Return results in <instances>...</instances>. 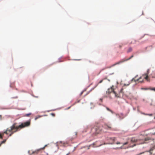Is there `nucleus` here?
Instances as JSON below:
<instances>
[{
  "label": "nucleus",
  "mask_w": 155,
  "mask_h": 155,
  "mask_svg": "<svg viewBox=\"0 0 155 155\" xmlns=\"http://www.w3.org/2000/svg\"><path fill=\"white\" fill-rule=\"evenodd\" d=\"M30 121L28 120L25 122L22 123L20 125H17V123H14L9 127L7 128L6 130L4 133L7 134H9V136H11L14 133H15L20 129L25 127H28L30 125Z\"/></svg>",
  "instance_id": "f257e3e1"
},
{
  "label": "nucleus",
  "mask_w": 155,
  "mask_h": 155,
  "mask_svg": "<svg viewBox=\"0 0 155 155\" xmlns=\"http://www.w3.org/2000/svg\"><path fill=\"white\" fill-rule=\"evenodd\" d=\"M149 72V70L148 69L146 73L143 74L141 76L137 79H136V78L138 76V75L136 76L134 78H133L132 79L131 81H134L135 82L139 81V82L142 83L143 82L144 79H145L147 81H150L148 76Z\"/></svg>",
  "instance_id": "f03ea898"
},
{
  "label": "nucleus",
  "mask_w": 155,
  "mask_h": 155,
  "mask_svg": "<svg viewBox=\"0 0 155 155\" xmlns=\"http://www.w3.org/2000/svg\"><path fill=\"white\" fill-rule=\"evenodd\" d=\"M107 93H108L109 94L112 93L114 94L116 97H119V95L117 94L114 91V89L113 88H111L108 89L107 91L106 92Z\"/></svg>",
  "instance_id": "7ed1b4c3"
},
{
  "label": "nucleus",
  "mask_w": 155,
  "mask_h": 155,
  "mask_svg": "<svg viewBox=\"0 0 155 155\" xmlns=\"http://www.w3.org/2000/svg\"><path fill=\"white\" fill-rule=\"evenodd\" d=\"M134 57V55H132L130 57V58H128V59H122L120 61H119L114 64H113L112 66H114L117 64H119L121 63H123L126 61H128L131 58H133V57Z\"/></svg>",
  "instance_id": "20e7f679"
},
{
  "label": "nucleus",
  "mask_w": 155,
  "mask_h": 155,
  "mask_svg": "<svg viewBox=\"0 0 155 155\" xmlns=\"http://www.w3.org/2000/svg\"><path fill=\"white\" fill-rule=\"evenodd\" d=\"M95 135L101 133L102 131V129L101 127H97L95 128Z\"/></svg>",
  "instance_id": "39448f33"
},
{
  "label": "nucleus",
  "mask_w": 155,
  "mask_h": 155,
  "mask_svg": "<svg viewBox=\"0 0 155 155\" xmlns=\"http://www.w3.org/2000/svg\"><path fill=\"white\" fill-rule=\"evenodd\" d=\"M104 128L107 130L111 129L112 128L111 125L105 124L104 126Z\"/></svg>",
  "instance_id": "423d86ee"
},
{
  "label": "nucleus",
  "mask_w": 155,
  "mask_h": 155,
  "mask_svg": "<svg viewBox=\"0 0 155 155\" xmlns=\"http://www.w3.org/2000/svg\"><path fill=\"white\" fill-rule=\"evenodd\" d=\"M39 151V150H36L34 151L32 153V154H37Z\"/></svg>",
  "instance_id": "0eeeda50"
},
{
  "label": "nucleus",
  "mask_w": 155,
  "mask_h": 155,
  "mask_svg": "<svg viewBox=\"0 0 155 155\" xmlns=\"http://www.w3.org/2000/svg\"><path fill=\"white\" fill-rule=\"evenodd\" d=\"M132 50V49L130 47L128 49V50L127 51V53H129Z\"/></svg>",
  "instance_id": "6e6552de"
},
{
  "label": "nucleus",
  "mask_w": 155,
  "mask_h": 155,
  "mask_svg": "<svg viewBox=\"0 0 155 155\" xmlns=\"http://www.w3.org/2000/svg\"><path fill=\"white\" fill-rule=\"evenodd\" d=\"M127 143H128V142H126L125 143H124L123 144V145L120 148H121V149H124V145L127 144Z\"/></svg>",
  "instance_id": "1a4fd4ad"
},
{
  "label": "nucleus",
  "mask_w": 155,
  "mask_h": 155,
  "mask_svg": "<svg viewBox=\"0 0 155 155\" xmlns=\"http://www.w3.org/2000/svg\"><path fill=\"white\" fill-rule=\"evenodd\" d=\"M142 114L143 115H148V116H152V115H153V114H145L144 113H142Z\"/></svg>",
  "instance_id": "9d476101"
},
{
  "label": "nucleus",
  "mask_w": 155,
  "mask_h": 155,
  "mask_svg": "<svg viewBox=\"0 0 155 155\" xmlns=\"http://www.w3.org/2000/svg\"><path fill=\"white\" fill-rule=\"evenodd\" d=\"M42 116H40V115H38L37 117H36L35 118V120H36L38 118H40Z\"/></svg>",
  "instance_id": "9b49d317"
},
{
  "label": "nucleus",
  "mask_w": 155,
  "mask_h": 155,
  "mask_svg": "<svg viewBox=\"0 0 155 155\" xmlns=\"http://www.w3.org/2000/svg\"><path fill=\"white\" fill-rule=\"evenodd\" d=\"M131 141L132 142H135L136 141V140L134 138H132L131 140Z\"/></svg>",
  "instance_id": "f8f14e48"
},
{
  "label": "nucleus",
  "mask_w": 155,
  "mask_h": 155,
  "mask_svg": "<svg viewBox=\"0 0 155 155\" xmlns=\"http://www.w3.org/2000/svg\"><path fill=\"white\" fill-rule=\"evenodd\" d=\"M103 79L101 80V81L99 82V83H98V84L96 85V86H97L98 85V84L101 83L103 82Z\"/></svg>",
  "instance_id": "ddd939ff"
},
{
  "label": "nucleus",
  "mask_w": 155,
  "mask_h": 155,
  "mask_svg": "<svg viewBox=\"0 0 155 155\" xmlns=\"http://www.w3.org/2000/svg\"><path fill=\"white\" fill-rule=\"evenodd\" d=\"M86 91V89H85V90H84V91H83L82 92H81V93H80V96H81V95L82 94H83V92H84V91Z\"/></svg>",
  "instance_id": "4468645a"
},
{
  "label": "nucleus",
  "mask_w": 155,
  "mask_h": 155,
  "mask_svg": "<svg viewBox=\"0 0 155 155\" xmlns=\"http://www.w3.org/2000/svg\"><path fill=\"white\" fill-rule=\"evenodd\" d=\"M109 139L110 140H112L113 141H114L115 140V137L113 138H110Z\"/></svg>",
  "instance_id": "2eb2a0df"
},
{
  "label": "nucleus",
  "mask_w": 155,
  "mask_h": 155,
  "mask_svg": "<svg viewBox=\"0 0 155 155\" xmlns=\"http://www.w3.org/2000/svg\"><path fill=\"white\" fill-rule=\"evenodd\" d=\"M106 109L108 110L111 112L112 113L113 112L111 110H110L108 108L106 107Z\"/></svg>",
  "instance_id": "dca6fc26"
},
{
  "label": "nucleus",
  "mask_w": 155,
  "mask_h": 155,
  "mask_svg": "<svg viewBox=\"0 0 155 155\" xmlns=\"http://www.w3.org/2000/svg\"><path fill=\"white\" fill-rule=\"evenodd\" d=\"M31 114L30 113L26 114L25 115V116H27V117H28L29 116H30V115H31Z\"/></svg>",
  "instance_id": "f3484780"
},
{
  "label": "nucleus",
  "mask_w": 155,
  "mask_h": 155,
  "mask_svg": "<svg viewBox=\"0 0 155 155\" xmlns=\"http://www.w3.org/2000/svg\"><path fill=\"white\" fill-rule=\"evenodd\" d=\"M6 140H3V141H2L1 142V144H2L3 143H5L6 142Z\"/></svg>",
  "instance_id": "a211bd4d"
},
{
  "label": "nucleus",
  "mask_w": 155,
  "mask_h": 155,
  "mask_svg": "<svg viewBox=\"0 0 155 155\" xmlns=\"http://www.w3.org/2000/svg\"><path fill=\"white\" fill-rule=\"evenodd\" d=\"M135 146V144H134L133 145L129 146L128 147H127V148H128L130 147H133L134 146Z\"/></svg>",
  "instance_id": "6ab92c4d"
},
{
  "label": "nucleus",
  "mask_w": 155,
  "mask_h": 155,
  "mask_svg": "<svg viewBox=\"0 0 155 155\" xmlns=\"http://www.w3.org/2000/svg\"><path fill=\"white\" fill-rule=\"evenodd\" d=\"M150 89L151 90H153V91H155V88H151Z\"/></svg>",
  "instance_id": "aec40b11"
},
{
  "label": "nucleus",
  "mask_w": 155,
  "mask_h": 155,
  "mask_svg": "<svg viewBox=\"0 0 155 155\" xmlns=\"http://www.w3.org/2000/svg\"><path fill=\"white\" fill-rule=\"evenodd\" d=\"M51 115L53 116V117L55 116V114H54V113H51Z\"/></svg>",
  "instance_id": "412c9836"
},
{
  "label": "nucleus",
  "mask_w": 155,
  "mask_h": 155,
  "mask_svg": "<svg viewBox=\"0 0 155 155\" xmlns=\"http://www.w3.org/2000/svg\"><path fill=\"white\" fill-rule=\"evenodd\" d=\"M89 92H87V94H85L84 96V97L86 95H87L88 94H89Z\"/></svg>",
  "instance_id": "4be33fe9"
},
{
  "label": "nucleus",
  "mask_w": 155,
  "mask_h": 155,
  "mask_svg": "<svg viewBox=\"0 0 155 155\" xmlns=\"http://www.w3.org/2000/svg\"><path fill=\"white\" fill-rule=\"evenodd\" d=\"M2 136L1 134H0V138H2Z\"/></svg>",
  "instance_id": "5701e85b"
},
{
  "label": "nucleus",
  "mask_w": 155,
  "mask_h": 155,
  "mask_svg": "<svg viewBox=\"0 0 155 155\" xmlns=\"http://www.w3.org/2000/svg\"><path fill=\"white\" fill-rule=\"evenodd\" d=\"M116 143L117 144H120V142H117Z\"/></svg>",
  "instance_id": "b1692460"
},
{
  "label": "nucleus",
  "mask_w": 155,
  "mask_h": 155,
  "mask_svg": "<svg viewBox=\"0 0 155 155\" xmlns=\"http://www.w3.org/2000/svg\"><path fill=\"white\" fill-rule=\"evenodd\" d=\"M102 145V144H100V145H99L97 146H96V147H99V146H101V145Z\"/></svg>",
  "instance_id": "393cba45"
},
{
  "label": "nucleus",
  "mask_w": 155,
  "mask_h": 155,
  "mask_svg": "<svg viewBox=\"0 0 155 155\" xmlns=\"http://www.w3.org/2000/svg\"><path fill=\"white\" fill-rule=\"evenodd\" d=\"M96 143H94L93 144V146H95L96 144Z\"/></svg>",
  "instance_id": "a878e982"
},
{
  "label": "nucleus",
  "mask_w": 155,
  "mask_h": 155,
  "mask_svg": "<svg viewBox=\"0 0 155 155\" xmlns=\"http://www.w3.org/2000/svg\"><path fill=\"white\" fill-rule=\"evenodd\" d=\"M100 101L101 102H102V98H100Z\"/></svg>",
  "instance_id": "bb28decb"
},
{
  "label": "nucleus",
  "mask_w": 155,
  "mask_h": 155,
  "mask_svg": "<svg viewBox=\"0 0 155 155\" xmlns=\"http://www.w3.org/2000/svg\"><path fill=\"white\" fill-rule=\"evenodd\" d=\"M91 146V145H90L89 146V147H88V149H89V148H90V146Z\"/></svg>",
  "instance_id": "cd10ccee"
},
{
  "label": "nucleus",
  "mask_w": 155,
  "mask_h": 155,
  "mask_svg": "<svg viewBox=\"0 0 155 155\" xmlns=\"http://www.w3.org/2000/svg\"><path fill=\"white\" fill-rule=\"evenodd\" d=\"M71 106L69 107H68V109H70L71 108Z\"/></svg>",
  "instance_id": "c85d7f7f"
},
{
  "label": "nucleus",
  "mask_w": 155,
  "mask_h": 155,
  "mask_svg": "<svg viewBox=\"0 0 155 155\" xmlns=\"http://www.w3.org/2000/svg\"><path fill=\"white\" fill-rule=\"evenodd\" d=\"M140 153V154H137V155H140V154H141L142 153Z\"/></svg>",
  "instance_id": "c756f323"
},
{
  "label": "nucleus",
  "mask_w": 155,
  "mask_h": 155,
  "mask_svg": "<svg viewBox=\"0 0 155 155\" xmlns=\"http://www.w3.org/2000/svg\"><path fill=\"white\" fill-rule=\"evenodd\" d=\"M46 146V145H45L43 148V149H44L45 147Z\"/></svg>",
  "instance_id": "7c9ffc66"
},
{
  "label": "nucleus",
  "mask_w": 155,
  "mask_h": 155,
  "mask_svg": "<svg viewBox=\"0 0 155 155\" xmlns=\"http://www.w3.org/2000/svg\"><path fill=\"white\" fill-rule=\"evenodd\" d=\"M69 154V153H68L66 154V155H68Z\"/></svg>",
  "instance_id": "2f4dec72"
},
{
  "label": "nucleus",
  "mask_w": 155,
  "mask_h": 155,
  "mask_svg": "<svg viewBox=\"0 0 155 155\" xmlns=\"http://www.w3.org/2000/svg\"><path fill=\"white\" fill-rule=\"evenodd\" d=\"M0 118H1V115H0Z\"/></svg>",
  "instance_id": "473e14b6"
},
{
  "label": "nucleus",
  "mask_w": 155,
  "mask_h": 155,
  "mask_svg": "<svg viewBox=\"0 0 155 155\" xmlns=\"http://www.w3.org/2000/svg\"><path fill=\"white\" fill-rule=\"evenodd\" d=\"M153 134L155 135V132Z\"/></svg>",
  "instance_id": "72a5a7b5"
},
{
  "label": "nucleus",
  "mask_w": 155,
  "mask_h": 155,
  "mask_svg": "<svg viewBox=\"0 0 155 155\" xmlns=\"http://www.w3.org/2000/svg\"><path fill=\"white\" fill-rule=\"evenodd\" d=\"M79 101H78L77 102H79Z\"/></svg>",
  "instance_id": "f704fd0d"
},
{
  "label": "nucleus",
  "mask_w": 155,
  "mask_h": 155,
  "mask_svg": "<svg viewBox=\"0 0 155 155\" xmlns=\"http://www.w3.org/2000/svg\"><path fill=\"white\" fill-rule=\"evenodd\" d=\"M141 143V144H143V143Z\"/></svg>",
  "instance_id": "c9c22d12"
},
{
  "label": "nucleus",
  "mask_w": 155,
  "mask_h": 155,
  "mask_svg": "<svg viewBox=\"0 0 155 155\" xmlns=\"http://www.w3.org/2000/svg\"><path fill=\"white\" fill-rule=\"evenodd\" d=\"M107 144V143H104V144Z\"/></svg>",
  "instance_id": "e433bc0d"
},
{
  "label": "nucleus",
  "mask_w": 155,
  "mask_h": 155,
  "mask_svg": "<svg viewBox=\"0 0 155 155\" xmlns=\"http://www.w3.org/2000/svg\"><path fill=\"white\" fill-rule=\"evenodd\" d=\"M120 48H121V46L120 45Z\"/></svg>",
  "instance_id": "4c0bfd02"
},
{
  "label": "nucleus",
  "mask_w": 155,
  "mask_h": 155,
  "mask_svg": "<svg viewBox=\"0 0 155 155\" xmlns=\"http://www.w3.org/2000/svg\"><path fill=\"white\" fill-rule=\"evenodd\" d=\"M1 144H2L1 143V144H0V146H1Z\"/></svg>",
  "instance_id": "58836bf2"
},
{
  "label": "nucleus",
  "mask_w": 155,
  "mask_h": 155,
  "mask_svg": "<svg viewBox=\"0 0 155 155\" xmlns=\"http://www.w3.org/2000/svg\"><path fill=\"white\" fill-rule=\"evenodd\" d=\"M111 67V66L109 67V68H110Z\"/></svg>",
  "instance_id": "ea45409f"
},
{
  "label": "nucleus",
  "mask_w": 155,
  "mask_h": 155,
  "mask_svg": "<svg viewBox=\"0 0 155 155\" xmlns=\"http://www.w3.org/2000/svg\"><path fill=\"white\" fill-rule=\"evenodd\" d=\"M76 103H77L76 102H75V103L74 104H75Z\"/></svg>",
  "instance_id": "a19ab883"
},
{
  "label": "nucleus",
  "mask_w": 155,
  "mask_h": 155,
  "mask_svg": "<svg viewBox=\"0 0 155 155\" xmlns=\"http://www.w3.org/2000/svg\"><path fill=\"white\" fill-rule=\"evenodd\" d=\"M110 144H113V143H111Z\"/></svg>",
  "instance_id": "79ce46f5"
},
{
  "label": "nucleus",
  "mask_w": 155,
  "mask_h": 155,
  "mask_svg": "<svg viewBox=\"0 0 155 155\" xmlns=\"http://www.w3.org/2000/svg\"><path fill=\"white\" fill-rule=\"evenodd\" d=\"M154 119H155V117H154Z\"/></svg>",
  "instance_id": "37998d69"
}]
</instances>
